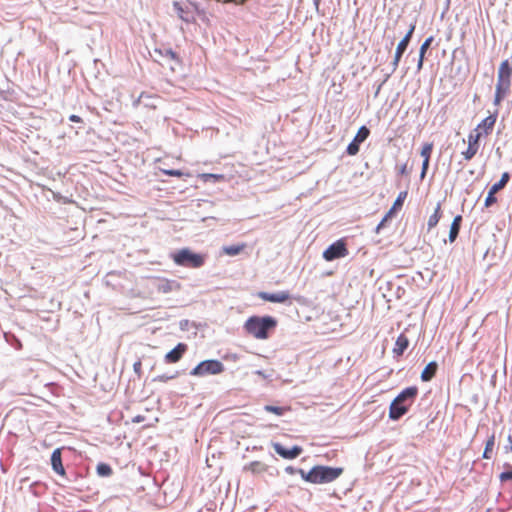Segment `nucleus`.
<instances>
[{
    "label": "nucleus",
    "mask_w": 512,
    "mask_h": 512,
    "mask_svg": "<svg viewBox=\"0 0 512 512\" xmlns=\"http://www.w3.org/2000/svg\"><path fill=\"white\" fill-rule=\"evenodd\" d=\"M417 394L418 388L416 386L403 389L390 404L389 418L396 421L404 416L414 403Z\"/></svg>",
    "instance_id": "f257e3e1"
},
{
    "label": "nucleus",
    "mask_w": 512,
    "mask_h": 512,
    "mask_svg": "<svg viewBox=\"0 0 512 512\" xmlns=\"http://www.w3.org/2000/svg\"><path fill=\"white\" fill-rule=\"evenodd\" d=\"M277 321L272 316H252L245 322L246 332L257 339H266L271 329L275 328Z\"/></svg>",
    "instance_id": "f03ea898"
},
{
    "label": "nucleus",
    "mask_w": 512,
    "mask_h": 512,
    "mask_svg": "<svg viewBox=\"0 0 512 512\" xmlns=\"http://www.w3.org/2000/svg\"><path fill=\"white\" fill-rule=\"evenodd\" d=\"M512 68L509 60L506 59L501 62L498 73L497 83L495 87L494 104L499 105L503 98L510 90L511 85Z\"/></svg>",
    "instance_id": "7ed1b4c3"
},
{
    "label": "nucleus",
    "mask_w": 512,
    "mask_h": 512,
    "mask_svg": "<svg viewBox=\"0 0 512 512\" xmlns=\"http://www.w3.org/2000/svg\"><path fill=\"white\" fill-rule=\"evenodd\" d=\"M343 473L341 467L314 466L305 477V481L313 484L330 483L336 480Z\"/></svg>",
    "instance_id": "20e7f679"
},
{
    "label": "nucleus",
    "mask_w": 512,
    "mask_h": 512,
    "mask_svg": "<svg viewBox=\"0 0 512 512\" xmlns=\"http://www.w3.org/2000/svg\"><path fill=\"white\" fill-rule=\"evenodd\" d=\"M171 258L176 265L190 268H200L205 262L204 255L194 253L189 248L172 253Z\"/></svg>",
    "instance_id": "39448f33"
},
{
    "label": "nucleus",
    "mask_w": 512,
    "mask_h": 512,
    "mask_svg": "<svg viewBox=\"0 0 512 512\" xmlns=\"http://www.w3.org/2000/svg\"><path fill=\"white\" fill-rule=\"evenodd\" d=\"M224 371V365L221 361L215 359L204 360L195 366L190 374L193 376L216 375Z\"/></svg>",
    "instance_id": "423d86ee"
},
{
    "label": "nucleus",
    "mask_w": 512,
    "mask_h": 512,
    "mask_svg": "<svg viewBox=\"0 0 512 512\" xmlns=\"http://www.w3.org/2000/svg\"><path fill=\"white\" fill-rule=\"evenodd\" d=\"M414 30H415V24H411L409 30L407 31V33L404 35V37L398 43V45L396 47L394 59H393V61L391 63L392 70H391L390 73H388L386 75V77L384 79V82L387 81V79L391 76V74L396 71V69H397V67L399 65L400 59H401L403 53L405 52V50L407 49V47L409 45V42L411 40V37L413 35Z\"/></svg>",
    "instance_id": "0eeeda50"
},
{
    "label": "nucleus",
    "mask_w": 512,
    "mask_h": 512,
    "mask_svg": "<svg viewBox=\"0 0 512 512\" xmlns=\"http://www.w3.org/2000/svg\"><path fill=\"white\" fill-rule=\"evenodd\" d=\"M347 254L348 250L345 243L342 240H337L323 252V258L327 261H333L345 257Z\"/></svg>",
    "instance_id": "6e6552de"
},
{
    "label": "nucleus",
    "mask_w": 512,
    "mask_h": 512,
    "mask_svg": "<svg viewBox=\"0 0 512 512\" xmlns=\"http://www.w3.org/2000/svg\"><path fill=\"white\" fill-rule=\"evenodd\" d=\"M274 451L284 459H295L297 458L303 451L301 446L294 445L291 448H286L282 444L275 442L272 444Z\"/></svg>",
    "instance_id": "1a4fd4ad"
},
{
    "label": "nucleus",
    "mask_w": 512,
    "mask_h": 512,
    "mask_svg": "<svg viewBox=\"0 0 512 512\" xmlns=\"http://www.w3.org/2000/svg\"><path fill=\"white\" fill-rule=\"evenodd\" d=\"M154 288L158 293L167 294L172 291L180 290L181 285L176 280L157 278L154 282Z\"/></svg>",
    "instance_id": "9d476101"
},
{
    "label": "nucleus",
    "mask_w": 512,
    "mask_h": 512,
    "mask_svg": "<svg viewBox=\"0 0 512 512\" xmlns=\"http://www.w3.org/2000/svg\"><path fill=\"white\" fill-rule=\"evenodd\" d=\"M258 297L264 301H269L273 303H284L290 298V293L288 291H279L276 293L261 291L258 293Z\"/></svg>",
    "instance_id": "9b49d317"
},
{
    "label": "nucleus",
    "mask_w": 512,
    "mask_h": 512,
    "mask_svg": "<svg viewBox=\"0 0 512 512\" xmlns=\"http://www.w3.org/2000/svg\"><path fill=\"white\" fill-rule=\"evenodd\" d=\"M186 350H187L186 344L178 343L172 350H170L165 355L166 362H168V363L178 362L182 358V356L186 352Z\"/></svg>",
    "instance_id": "f8f14e48"
},
{
    "label": "nucleus",
    "mask_w": 512,
    "mask_h": 512,
    "mask_svg": "<svg viewBox=\"0 0 512 512\" xmlns=\"http://www.w3.org/2000/svg\"><path fill=\"white\" fill-rule=\"evenodd\" d=\"M51 466L55 473L59 475L65 474V469L62 464V458H61V449L57 448L55 449L51 454Z\"/></svg>",
    "instance_id": "ddd939ff"
},
{
    "label": "nucleus",
    "mask_w": 512,
    "mask_h": 512,
    "mask_svg": "<svg viewBox=\"0 0 512 512\" xmlns=\"http://www.w3.org/2000/svg\"><path fill=\"white\" fill-rule=\"evenodd\" d=\"M479 138V135H476L473 137L472 134L469 135V144L467 149L462 153L465 160H470L474 157V155L477 153V140Z\"/></svg>",
    "instance_id": "4468645a"
},
{
    "label": "nucleus",
    "mask_w": 512,
    "mask_h": 512,
    "mask_svg": "<svg viewBox=\"0 0 512 512\" xmlns=\"http://www.w3.org/2000/svg\"><path fill=\"white\" fill-rule=\"evenodd\" d=\"M437 368H438V365L435 361H431L430 363H428L425 368L423 369V371L421 372V380L423 382H428L430 381L436 374V371H437Z\"/></svg>",
    "instance_id": "2eb2a0df"
},
{
    "label": "nucleus",
    "mask_w": 512,
    "mask_h": 512,
    "mask_svg": "<svg viewBox=\"0 0 512 512\" xmlns=\"http://www.w3.org/2000/svg\"><path fill=\"white\" fill-rule=\"evenodd\" d=\"M173 7L181 20H183L186 23L194 22V16L190 12L185 11L179 2H174Z\"/></svg>",
    "instance_id": "dca6fc26"
},
{
    "label": "nucleus",
    "mask_w": 512,
    "mask_h": 512,
    "mask_svg": "<svg viewBox=\"0 0 512 512\" xmlns=\"http://www.w3.org/2000/svg\"><path fill=\"white\" fill-rule=\"evenodd\" d=\"M462 217L457 215L454 217L449 231V241L454 242L459 234Z\"/></svg>",
    "instance_id": "f3484780"
},
{
    "label": "nucleus",
    "mask_w": 512,
    "mask_h": 512,
    "mask_svg": "<svg viewBox=\"0 0 512 512\" xmlns=\"http://www.w3.org/2000/svg\"><path fill=\"white\" fill-rule=\"evenodd\" d=\"M408 344H409L408 338L405 335L400 334L398 336V338L396 339L395 347L393 349V352L396 355H402L403 352L407 349Z\"/></svg>",
    "instance_id": "a211bd4d"
},
{
    "label": "nucleus",
    "mask_w": 512,
    "mask_h": 512,
    "mask_svg": "<svg viewBox=\"0 0 512 512\" xmlns=\"http://www.w3.org/2000/svg\"><path fill=\"white\" fill-rule=\"evenodd\" d=\"M495 122L496 116L489 115L478 124V129H483L485 133H488L493 128Z\"/></svg>",
    "instance_id": "6ab92c4d"
},
{
    "label": "nucleus",
    "mask_w": 512,
    "mask_h": 512,
    "mask_svg": "<svg viewBox=\"0 0 512 512\" xmlns=\"http://www.w3.org/2000/svg\"><path fill=\"white\" fill-rule=\"evenodd\" d=\"M440 208V203H438L433 214L430 215L427 223L429 229H432L438 224L441 217Z\"/></svg>",
    "instance_id": "aec40b11"
},
{
    "label": "nucleus",
    "mask_w": 512,
    "mask_h": 512,
    "mask_svg": "<svg viewBox=\"0 0 512 512\" xmlns=\"http://www.w3.org/2000/svg\"><path fill=\"white\" fill-rule=\"evenodd\" d=\"M510 179V174L508 172H504L500 178V180L496 183H494L492 186H491V190L493 192H498L499 190H501L502 188H504V186L507 184V182L509 181Z\"/></svg>",
    "instance_id": "412c9836"
},
{
    "label": "nucleus",
    "mask_w": 512,
    "mask_h": 512,
    "mask_svg": "<svg viewBox=\"0 0 512 512\" xmlns=\"http://www.w3.org/2000/svg\"><path fill=\"white\" fill-rule=\"evenodd\" d=\"M154 54L171 60H178L177 54L170 48L166 49H155Z\"/></svg>",
    "instance_id": "4be33fe9"
},
{
    "label": "nucleus",
    "mask_w": 512,
    "mask_h": 512,
    "mask_svg": "<svg viewBox=\"0 0 512 512\" xmlns=\"http://www.w3.org/2000/svg\"><path fill=\"white\" fill-rule=\"evenodd\" d=\"M244 247V244L224 246L223 252L229 256H236L244 249Z\"/></svg>",
    "instance_id": "5701e85b"
},
{
    "label": "nucleus",
    "mask_w": 512,
    "mask_h": 512,
    "mask_svg": "<svg viewBox=\"0 0 512 512\" xmlns=\"http://www.w3.org/2000/svg\"><path fill=\"white\" fill-rule=\"evenodd\" d=\"M494 444H495V435L492 434L486 441L484 452L482 455L483 458H485V459L491 458L490 452L493 450Z\"/></svg>",
    "instance_id": "b1692460"
},
{
    "label": "nucleus",
    "mask_w": 512,
    "mask_h": 512,
    "mask_svg": "<svg viewBox=\"0 0 512 512\" xmlns=\"http://www.w3.org/2000/svg\"><path fill=\"white\" fill-rule=\"evenodd\" d=\"M97 474L101 477H109L112 474V468L106 463H99L97 465Z\"/></svg>",
    "instance_id": "393cba45"
},
{
    "label": "nucleus",
    "mask_w": 512,
    "mask_h": 512,
    "mask_svg": "<svg viewBox=\"0 0 512 512\" xmlns=\"http://www.w3.org/2000/svg\"><path fill=\"white\" fill-rule=\"evenodd\" d=\"M370 134V130L366 126H361L354 137V140L362 143L364 142Z\"/></svg>",
    "instance_id": "a878e982"
},
{
    "label": "nucleus",
    "mask_w": 512,
    "mask_h": 512,
    "mask_svg": "<svg viewBox=\"0 0 512 512\" xmlns=\"http://www.w3.org/2000/svg\"><path fill=\"white\" fill-rule=\"evenodd\" d=\"M433 149V143H425L421 149L420 155L423 159L430 160Z\"/></svg>",
    "instance_id": "bb28decb"
},
{
    "label": "nucleus",
    "mask_w": 512,
    "mask_h": 512,
    "mask_svg": "<svg viewBox=\"0 0 512 512\" xmlns=\"http://www.w3.org/2000/svg\"><path fill=\"white\" fill-rule=\"evenodd\" d=\"M407 197V191H402L398 194L396 200L393 203L392 210H396L400 207H402L404 200Z\"/></svg>",
    "instance_id": "cd10ccee"
},
{
    "label": "nucleus",
    "mask_w": 512,
    "mask_h": 512,
    "mask_svg": "<svg viewBox=\"0 0 512 512\" xmlns=\"http://www.w3.org/2000/svg\"><path fill=\"white\" fill-rule=\"evenodd\" d=\"M264 410L267 412L274 413L278 416H281L284 414V412L287 410L286 407H279V406H273V405H266L264 407Z\"/></svg>",
    "instance_id": "c85d7f7f"
},
{
    "label": "nucleus",
    "mask_w": 512,
    "mask_h": 512,
    "mask_svg": "<svg viewBox=\"0 0 512 512\" xmlns=\"http://www.w3.org/2000/svg\"><path fill=\"white\" fill-rule=\"evenodd\" d=\"M359 145H360V142L356 141V140H352L347 148H346V152L349 154V155H356L358 152H359Z\"/></svg>",
    "instance_id": "c756f323"
},
{
    "label": "nucleus",
    "mask_w": 512,
    "mask_h": 512,
    "mask_svg": "<svg viewBox=\"0 0 512 512\" xmlns=\"http://www.w3.org/2000/svg\"><path fill=\"white\" fill-rule=\"evenodd\" d=\"M495 193L496 192H493L491 189H489L488 194L485 199V202H484L485 207H490L491 205L496 203L497 198L495 197Z\"/></svg>",
    "instance_id": "7c9ffc66"
},
{
    "label": "nucleus",
    "mask_w": 512,
    "mask_h": 512,
    "mask_svg": "<svg viewBox=\"0 0 512 512\" xmlns=\"http://www.w3.org/2000/svg\"><path fill=\"white\" fill-rule=\"evenodd\" d=\"M433 41V36L428 37L420 46L419 53L422 54V57H425V53L430 47L431 43Z\"/></svg>",
    "instance_id": "2f4dec72"
},
{
    "label": "nucleus",
    "mask_w": 512,
    "mask_h": 512,
    "mask_svg": "<svg viewBox=\"0 0 512 512\" xmlns=\"http://www.w3.org/2000/svg\"><path fill=\"white\" fill-rule=\"evenodd\" d=\"M177 377V372L175 374H171V375H168V374H162V375H158L156 376L153 381H158V382H167L169 380H172L174 378Z\"/></svg>",
    "instance_id": "473e14b6"
},
{
    "label": "nucleus",
    "mask_w": 512,
    "mask_h": 512,
    "mask_svg": "<svg viewBox=\"0 0 512 512\" xmlns=\"http://www.w3.org/2000/svg\"><path fill=\"white\" fill-rule=\"evenodd\" d=\"M500 480L502 482H505V481H508V480H511L512 479V470H506V471H503L500 476H499Z\"/></svg>",
    "instance_id": "72a5a7b5"
},
{
    "label": "nucleus",
    "mask_w": 512,
    "mask_h": 512,
    "mask_svg": "<svg viewBox=\"0 0 512 512\" xmlns=\"http://www.w3.org/2000/svg\"><path fill=\"white\" fill-rule=\"evenodd\" d=\"M429 161L430 160L423 159L421 173H420V178L421 179H423L426 176V173H427V170H428V167H429Z\"/></svg>",
    "instance_id": "f704fd0d"
},
{
    "label": "nucleus",
    "mask_w": 512,
    "mask_h": 512,
    "mask_svg": "<svg viewBox=\"0 0 512 512\" xmlns=\"http://www.w3.org/2000/svg\"><path fill=\"white\" fill-rule=\"evenodd\" d=\"M163 172H164V174L169 175V176L180 177L183 175V173L180 170H174V169L164 170Z\"/></svg>",
    "instance_id": "c9c22d12"
},
{
    "label": "nucleus",
    "mask_w": 512,
    "mask_h": 512,
    "mask_svg": "<svg viewBox=\"0 0 512 512\" xmlns=\"http://www.w3.org/2000/svg\"><path fill=\"white\" fill-rule=\"evenodd\" d=\"M261 466V463L258 461L251 462L249 465V469H251L252 472H256L259 470V467Z\"/></svg>",
    "instance_id": "e433bc0d"
},
{
    "label": "nucleus",
    "mask_w": 512,
    "mask_h": 512,
    "mask_svg": "<svg viewBox=\"0 0 512 512\" xmlns=\"http://www.w3.org/2000/svg\"><path fill=\"white\" fill-rule=\"evenodd\" d=\"M255 374L261 376L262 378L264 379H271L272 375L271 374H267L265 371L263 370H257L255 371Z\"/></svg>",
    "instance_id": "4c0bfd02"
},
{
    "label": "nucleus",
    "mask_w": 512,
    "mask_h": 512,
    "mask_svg": "<svg viewBox=\"0 0 512 512\" xmlns=\"http://www.w3.org/2000/svg\"><path fill=\"white\" fill-rule=\"evenodd\" d=\"M141 361H136L134 364H133V369H134V372L137 373L138 375H140V372H141Z\"/></svg>",
    "instance_id": "58836bf2"
},
{
    "label": "nucleus",
    "mask_w": 512,
    "mask_h": 512,
    "mask_svg": "<svg viewBox=\"0 0 512 512\" xmlns=\"http://www.w3.org/2000/svg\"><path fill=\"white\" fill-rule=\"evenodd\" d=\"M145 420V417L142 416V415H137L135 417L132 418V422L133 423H141Z\"/></svg>",
    "instance_id": "ea45409f"
},
{
    "label": "nucleus",
    "mask_w": 512,
    "mask_h": 512,
    "mask_svg": "<svg viewBox=\"0 0 512 512\" xmlns=\"http://www.w3.org/2000/svg\"><path fill=\"white\" fill-rule=\"evenodd\" d=\"M423 61H424V57H422V54L419 53V59H418V63H417V69L418 70L422 69Z\"/></svg>",
    "instance_id": "a19ab883"
},
{
    "label": "nucleus",
    "mask_w": 512,
    "mask_h": 512,
    "mask_svg": "<svg viewBox=\"0 0 512 512\" xmlns=\"http://www.w3.org/2000/svg\"><path fill=\"white\" fill-rule=\"evenodd\" d=\"M69 120L71 122H82V119L79 116L75 115V114L70 115L69 116Z\"/></svg>",
    "instance_id": "79ce46f5"
},
{
    "label": "nucleus",
    "mask_w": 512,
    "mask_h": 512,
    "mask_svg": "<svg viewBox=\"0 0 512 512\" xmlns=\"http://www.w3.org/2000/svg\"><path fill=\"white\" fill-rule=\"evenodd\" d=\"M297 470H298V468H294V467H292V466H287V467L285 468V471H286L288 474H295V473H297Z\"/></svg>",
    "instance_id": "37998d69"
},
{
    "label": "nucleus",
    "mask_w": 512,
    "mask_h": 512,
    "mask_svg": "<svg viewBox=\"0 0 512 512\" xmlns=\"http://www.w3.org/2000/svg\"><path fill=\"white\" fill-rule=\"evenodd\" d=\"M504 448H505L506 451L512 450V438H511V436L508 437V443L505 445Z\"/></svg>",
    "instance_id": "c03bdc74"
},
{
    "label": "nucleus",
    "mask_w": 512,
    "mask_h": 512,
    "mask_svg": "<svg viewBox=\"0 0 512 512\" xmlns=\"http://www.w3.org/2000/svg\"><path fill=\"white\" fill-rule=\"evenodd\" d=\"M395 210H392V207L389 209V211L385 214V216L383 217V221H387L388 218H390L392 216V214L394 213Z\"/></svg>",
    "instance_id": "a18cd8bd"
},
{
    "label": "nucleus",
    "mask_w": 512,
    "mask_h": 512,
    "mask_svg": "<svg viewBox=\"0 0 512 512\" xmlns=\"http://www.w3.org/2000/svg\"><path fill=\"white\" fill-rule=\"evenodd\" d=\"M407 172V164H403L399 167V174H405Z\"/></svg>",
    "instance_id": "49530a36"
},
{
    "label": "nucleus",
    "mask_w": 512,
    "mask_h": 512,
    "mask_svg": "<svg viewBox=\"0 0 512 512\" xmlns=\"http://www.w3.org/2000/svg\"><path fill=\"white\" fill-rule=\"evenodd\" d=\"M297 473H299V474L301 475L302 479H304V480H305V477H306V475H307V472H305V471H304L303 469H301V468H298Z\"/></svg>",
    "instance_id": "de8ad7c7"
},
{
    "label": "nucleus",
    "mask_w": 512,
    "mask_h": 512,
    "mask_svg": "<svg viewBox=\"0 0 512 512\" xmlns=\"http://www.w3.org/2000/svg\"><path fill=\"white\" fill-rule=\"evenodd\" d=\"M386 221H383V219L380 221V223L376 226L375 231L378 233L380 229L383 227L384 223Z\"/></svg>",
    "instance_id": "09e8293b"
},
{
    "label": "nucleus",
    "mask_w": 512,
    "mask_h": 512,
    "mask_svg": "<svg viewBox=\"0 0 512 512\" xmlns=\"http://www.w3.org/2000/svg\"><path fill=\"white\" fill-rule=\"evenodd\" d=\"M204 177L206 179H209V178H219L220 176L216 175V174H205Z\"/></svg>",
    "instance_id": "8fccbe9b"
},
{
    "label": "nucleus",
    "mask_w": 512,
    "mask_h": 512,
    "mask_svg": "<svg viewBox=\"0 0 512 512\" xmlns=\"http://www.w3.org/2000/svg\"><path fill=\"white\" fill-rule=\"evenodd\" d=\"M320 1H321V0H313V4H314V6H315L316 10H318V9H319Z\"/></svg>",
    "instance_id": "3c124183"
},
{
    "label": "nucleus",
    "mask_w": 512,
    "mask_h": 512,
    "mask_svg": "<svg viewBox=\"0 0 512 512\" xmlns=\"http://www.w3.org/2000/svg\"><path fill=\"white\" fill-rule=\"evenodd\" d=\"M380 88H381V85H379V87L377 88V91H376L375 95H377L379 93Z\"/></svg>",
    "instance_id": "603ef678"
},
{
    "label": "nucleus",
    "mask_w": 512,
    "mask_h": 512,
    "mask_svg": "<svg viewBox=\"0 0 512 512\" xmlns=\"http://www.w3.org/2000/svg\"><path fill=\"white\" fill-rule=\"evenodd\" d=\"M486 512H490V510H487Z\"/></svg>",
    "instance_id": "864d4df0"
}]
</instances>
